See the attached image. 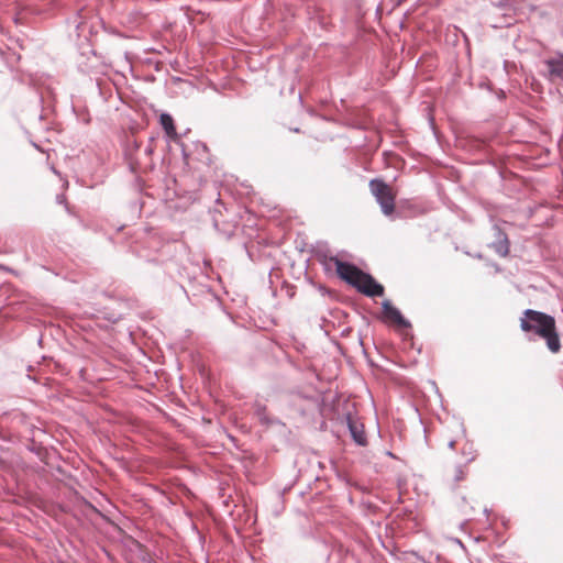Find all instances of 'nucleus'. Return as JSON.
<instances>
[{
    "instance_id": "0eeeda50",
    "label": "nucleus",
    "mask_w": 563,
    "mask_h": 563,
    "mask_svg": "<svg viewBox=\"0 0 563 563\" xmlns=\"http://www.w3.org/2000/svg\"><path fill=\"white\" fill-rule=\"evenodd\" d=\"M255 416L257 417L260 423L265 427L272 426L274 423H280L278 419L269 418L267 415L266 406L260 402L255 405Z\"/></svg>"
},
{
    "instance_id": "20e7f679",
    "label": "nucleus",
    "mask_w": 563,
    "mask_h": 563,
    "mask_svg": "<svg viewBox=\"0 0 563 563\" xmlns=\"http://www.w3.org/2000/svg\"><path fill=\"white\" fill-rule=\"evenodd\" d=\"M344 417L346 420L347 430L354 443L360 446L367 445V437L365 433L364 423L361 421V418L353 416L351 412H346Z\"/></svg>"
},
{
    "instance_id": "ddd939ff",
    "label": "nucleus",
    "mask_w": 563,
    "mask_h": 563,
    "mask_svg": "<svg viewBox=\"0 0 563 563\" xmlns=\"http://www.w3.org/2000/svg\"><path fill=\"white\" fill-rule=\"evenodd\" d=\"M455 443H456V442H455V440H450V441H449V443H448V446H449L450 449H454Z\"/></svg>"
},
{
    "instance_id": "7ed1b4c3",
    "label": "nucleus",
    "mask_w": 563,
    "mask_h": 563,
    "mask_svg": "<svg viewBox=\"0 0 563 563\" xmlns=\"http://www.w3.org/2000/svg\"><path fill=\"white\" fill-rule=\"evenodd\" d=\"M369 189L379 203L383 213L386 216L393 214L395 211V200L397 196L394 188L382 179H372L369 181Z\"/></svg>"
},
{
    "instance_id": "2eb2a0df",
    "label": "nucleus",
    "mask_w": 563,
    "mask_h": 563,
    "mask_svg": "<svg viewBox=\"0 0 563 563\" xmlns=\"http://www.w3.org/2000/svg\"><path fill=\"white\" fill-rule=\"evenodd\" d=\"M150 563H156V562H150Z\"/></svg>"
},
{
    "instance_id": "9d476101",
    "label": "nucleus",
    "mask_w": 563,
    "mask_h": 563,
    "mask_svg": "<svg viewBox=\"0 0 563 563\" xmlns=\"http://www.w3.org/2000/svg\"><path fill=\"white\" fill-rule=\"evenodd\" d=\"M384 317H402L389 300L383 302Z\"/></svg>"
},
{
    "instance_id": "6e6552de",
    "label": "nucleus",
    "mask_w": 563,
    "mask_h": 563,
    "mask_svg": "<svg viewBox=\"0 0 563 563\" xmlns=\"http://www.w3.org/2000/svg\"><path fill=\"white\" fill-rule=\"evenodd\" d=\"M493 246L497 254L500 256H507L509 253V241L507 235L504 232L498 231V241L494 243Z\"/></svg>"
},
{
    "instance_id": "39448f33",
    "label": "nucleus",
    "mask_w": 563,
    "mask_h": 563,
    "mask_svg": "<svg viewBox=\"0 0 563 563\" xmlns=\"http://www.w3.org/2000/svg\"><path fill=\"white\" fill-rule=\"evenodd\" d=\"M545 65L552 80L563 79V56L550 58L545 62Z\"/></svg>"
},
{
    "instance_id": "f03ea898",
    "label": "nucleus",
    "mask_w": 563,
    "mask_h": 563,
    "mask_svg": "<svg viewBox=\"0 0 563 563\" xmlns=\"http://www.w3.org/2000/svg\"><path fill=\"white\" fill-rule=\"evenodd\" d=\"M521 330L532 332L533 335L542 338L552 353L561 350L560 335L555 327V319H520Z\"/></svg>"
},
{
    "instance_id": "f8f14e48",
    "label": "nucleus",
    "mask_w": 563,
    "mask_h": 563,
    "mask_svg": "<svg viewBox=\"0 0 563 563\" xmlns=\"http://www.w3.org/2000/svg\"><path fill=\"white\" fill-rule=\"evenodd\" d=\"M464 478V471H463V467L461 465L456 466L455 468V475H454V479L456 482H460Z\"/></svg>"
},
{
    "instance_id": "1a4fd4ad",
    "label": "nucleus",
    "mask_w": 563,
    "mask_h": 563,
    "mask_svg": "<svg viewBox=\"0 0 563 563\" xmlns=\"http://www.w3.org/2000/svg\"><path fill=\"white\" fill-rule=\"evenodd\" d=\"M159 122L168 136L173 137L176 135V128L174 124V120L169 114H167V113L161 114Z\"/></svg>"
},
{
    "instance_id": "f257e3e1",
    "label": "nucleus",
    "mask_w": 563,
    "mask_h": 563,
    "mask_svg": "<svg viewBox=\"0 0 563 563\" xmlns=\"http://www.w3.org/2000/svg\"><path fill=\"white\" fill-rule=\"evenodd\" d=\"M338 276L368 297H380L384 295V287L374 277L351 263L332 257Z\"/></svg>"
},
{
    "instance_id": "423d86ee",
    "label": "nucleus",
    "mask_w": 563,
    "mask_h": 563,
    "mask_svg": "<svg viewBox=\"0 0 563 563\" xmlns=\"http://www.w3.org/2000/svg\"><path fill=\"white\" fill-rule=\"evenodd\" d=\"M386 321V324L389 329L398 332L399 334L407 336L409 334V329L411 328V323L409 319H382Z\"/></svg>"
},
{
    "instance_id": "9b49d317",
    "label": "nucleus",
    "mask_w": 563,
    "mask_h": 563,
    "mask_svg": "<svg viewBox=\"0 0 563 563\" xmlns=\"http://www.w3.org/2000/svg\"><path fill=\"white\" fill-rule=\"evenodd\" d=\"M525 317H536V318H539V317H549V316L543 313V312H538V311L528 309V310L525 311Z\"/></svg>"
},
{
    "instance_id": "4468645a",
    "label": "nucleus",
    "mask_w": 563,
    "mask_h": 563,
    "mask_svg": "<svg viewBox=\"0 0 563 563\" xmlns=\"http://www.w3.org/2000/svg\"><path fill=\"white\" fill-rule=\"evenodd\" d=\"M266 321H268V323L272 324V325H276V322H275L274 318L266 319Z\"/></svg>"
}]
</instances>
